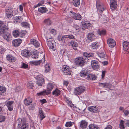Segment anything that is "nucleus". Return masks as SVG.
<instances>
[{"label":"nucleus","instance_id":"nucleus-40","mask_svg":"<svg viewBox=\"0 0 129 129\" xmlns=\"http://www.w3.org/2000/svg\"><path fill=\"white\" fill-rule=\"evenodd\" d=\"M60 91L58 89H56L54 91H53L52 93L53 95L58 96L60 94Z\"/></svg>","mask_w":129,"mask_h":129},{"label":"nucleus","instance_id":"nucleus-23","mask_svg":"<svg viewBox=\"0 0 129 129\" xmlns=\"http://www.w3.org/2000/svg\"><path fill=\"white\" fill-rule=\"evenodd\" d=\"M123 49L125 51H126L129 49V43L126 41L123 42Z\"/></svg>","mask_w":129,"mask_h":129},{"label":"nucleus","instance_id":"nucleus-13","mask_svg":"<svg viewBox=\"0 0 129 129\" xmlns=\"http://www.w3.org/2000/svg\"><path fill=\"white\" fill-rule=\"evenodd\" d=\"M90 73V72L89 70H84L81 71L80 73V75L81 76L85 77L86 79V77H88L89 74Z\"/></svg>","mask_w":129,"mask_h":129},{"label":"nucleus","instance_id":"nucleus-29","mask_svg":"<svg viewBox=\"0 0 129 129\" xmlns=\"http://www.w3.org/2000/svg\"><path fill=\"white\" fill-rule=\"evenodd\" d=\"M91 46L92 49L96 50L99 46V43L98 42H94L92 44Z\"/></svg>","mask_w":129,"mask_h":129},{"label":"nucleus","instance_id":"nucleus-58","mask_svg":"<svg viewBox=\"0 0 129 129\" xmlns=\"http://www.w3.org/2000/svg\"><path fill=\"white\" fill-rule=\"evenodd\" d=\"M50 33L54 34H56V30L54 29H50Z\"/></svg>","mask_w":129,"mask_h":129},{"label":"nucleus","instance_id":"nucleus-57","mask_svg":"<svg viewBox=\"0 0 129 129\" xmlns=\"http://www.w3.org/2000/svg\"><path fill=\"white\" fill-rule=\"evenodd\" d=\"M5 51V50L2 47H0V53L1 54L3 53Z\"/></svg>","mask_w":129,"mask_h":129},{"label":"nucleus","instance_id":"nucleus-6","mask_svg":"<svg viewBox=\"0 0 129 129\" xmlns=\"http://www.w3.org/2000/svg\"><path fill=\"white\" fill-rule=\"evenodd\" d=\"M85 89V88L82 86H80L75 88L74 90V93L75 95H79L83 92Z\"/></svg>","mask_w":129,"mask_h":129},{"label":"nucleus","instance_id":"nucleus-43","mask_svg":"<svg viewBox=\"0 0 129 129\" xmlns=\"http://www.w3.org/2000/svg\"><path fill=\"white\" fill-rule=\"evenodd\" d=\"M6 91V88L5 87L0 86V95L2 94Z\"/></svg>","mask_w":129,"mask_h":129},{"label":"nucleus","instance_id":"nucleus-8","mask_svg":"<svg viewBox=\"0 0 129 129\" xmlns=\"http://www.w3.org/2000/svg\"><path fill=\"white\" fill-rule=\"evenodd\" d=\"M70 15L75 20H80L81 19V16L80 14H78L71 11L70 12Z\"/></svg>","mask_w":129,"mask_h":129},{"label":"nucleus","instance_id":"nucleus-20","mask_svg":"<svg viewBox=\"0 0 129 129\" xmlns=\"http://www.w3.org/2000/svg\"><path fill=\"white\" fill-rule=\"evenodd\" d=\"M6 58L8 61L11 62H14L16 60V59L15 57L10 55H7L6 56Z\"/></svg>","mask_w":129,"mask_h":129},{"label":"nucleus","instance_id":"nucleus-28","mask_svg":"<svg viewBox=\"0 0 129 129\" xmlns=\"http://www.w3.org/2000/svg\"><path fill=\"white\" fill-rule=\"evenodd\" d=\"M54 86L53 84L52 83H48L47 85V92H50L51 91L53 88Z\"/></svg>","mask_w":129,"mask_h":129},{"label":"nucleus","instance_id":"nucleus-35","mask_svg":"<svg viewBox=\"0 0 129 129\" xmlns=\"http://www.w3.org/2000/svg\"><path fill=\"white\" fill-rule=\"evenodd\" d=\"M32 55V57L33 58L36 59L38 58V52L37 51H34Z\"/></svg>","mask_w":129,"mask_h":129},{"label":"nucleus","instance_id":"nucleus-16","mask_svg":"<svg viewBox=\"0 0 129 129\" xmlns=\"http://www.w3.org/2000/svg\"><path fill=\"white\" fill-rule=\"evenodd\" d=\"M79 123L80 127L82 129H84L87 127L88 123L85 120H82Z\"/></svg>","mask_w":129,"mask_h":129},{"label":"nucleus","instance_id":"nucleus-31","mask_svg":"<svg viewBox=\"0 0 129 129\" xmlns=\"http://www.w3.org/2000/svg\"><path fill=\"white\" fill-rule=\"evenodd\" d=\"M39 115L40 116V120H42L45 117L43 112L41 109H39Z\"/></svg>","mask_w":129,"mask_h":129},{"label":"nucleus","instance_id":"nucleus-12","mask_svg":"<svg viewBox=\"0 0 129 129\" xmlns=\"http://www.w3.org/2000/svg\"><path fill=\"white\" fill-rule=\"evenodd\" d=\"M107 42L109 46L111 48L114 47L116 45L115 41L112 39H108Z\"/></svg>","mask_w":129,"mask_h":129},{"label":"nucleus","instance_id":"nucleus-7","mask_svg":"<svg viewBox=\"0 0 129 129\" xmlns=\"http://www.w3.org/2000/svg\"><path fill=\"white\" fill-rule=\"evenodd\" d=\"M6 15L8 18H11L13 14V9L10 8L6 10Z\"/></svg>","mask_w":129,"mask_h":129},{"label":"nucleus","instance_id":"nucleus-49","mask_svg":"<svg viewBox=\"0 0 129 129\" xmlns=\"http://www.w3.org/2000/svg\"><path fill=\"white\" fill-rule=\"evenodd\" d=\"M45 72H48L50 70V67L48 64H46L45 66Z\"/></svg>","mask_w":129,"mask_h":129},{"label":"nucleus","instance_id":"nucleus-46","mask_svg":"<svg viewBox=\"0 0 129 129\" xmlns=\"http://www.w3.org/2000/svg\"><path fill=\"white\" fill-rule=\"evenodd\" d=\"M28 128L26 126V122L22 123V125L20 129H27Z\"/></svg>","mask_w":129,"mask_h":129},{"label":"nucleus","instance_id":"nucleus-41","mask_svg":"<svg viewBox=\"0 0 129 129\" xmlns=\"http://www.w3.org/2000/svg\"><path fill=\"white\" fill-rule=\"evenodd\" d=\"M19 33L18 30H15L13 32V35L14 37H18L19 36Z\"/></svg>","mask_w":129,"mask_h":129},{"label":"nucleus","instance_id":"nucleus-33","mask_svg":"<svg viewBox=\"0 0 129 129\" xmlns=\"http://www.w3.org/2000/svg\"><path fill=\"white\" fill-rule=\"evenodd\" d=\"M50 94V92H47L46 90H44L42 92H39L37 93L38 96H40L42 95H45L46 94L48 95Z\"/></svg>","mask_w":129,"mask_h":129},{"label":"nucleus","instance_id":"nucleus-21","mask_svg":"<svg viewBox=\"0 0 129 129\" xmlns=\"http://www.w3.org/2000/svg\"><path fill=\"white\" fill-rule=\"evenodd\" d=\"M82 24L83 26L82 28V29L85 30L86 29H88L91 26V24L89 23H86L83 21L82 22Z\"/></svg>","mask_w":129,"mask_h":129},{"label":"nucleus","instance_id":"nucleus-5","mask_svg":"<svg viewBox=\"0 0 129 129\" xmlns=\"http://www.w3.org/2000/svg\"><path fill=\"white\" fill-rule=\"evenodd\" d=\"M61 70L65 75H70L72 72L71 69L68 66L66 65L63 66Z\"/></svg>","mask_w":129,"mask_h":129},{"label":"nucleus","instance_id":"nucleus-24","mask_svg":"<svg viewBox=\"0 0 129 129\" xmlns=\"http://www.w3.org/2000/svg\"><path fill=\"white\" fill-rule=\"evenodd\" d=\"M97 77L94 74L89 73L88 77H86V79L88 80H95Z\"/></svg>","mask_w":129,"mask_h":129},{"label":"nucleus","instance_id":"nucleus-1","mask_svg":"<svg viewBox=\"0 0 129 129\" xmlns=\"http://www.w3.org/2000/svg\"><path fill=\"white\" fill-rule=\"evenodd\" d=\"M8 28L6 26L0 28V36L3 35V38L7 41H9L11 37V34L8 32Z\"/></svg>","mask_w":129,"mask_h":129},{"label":"nucleus","instance_id":"nucleus-60","mask_svg":"<svg viewBox=\"0 0 129 129\" xmlns=\"http://www.w3.org/2000/svg\"><path fill=\"white\" fill-rule=\"evenodd\" d=\"M26 33V31L25 30H22L19 33V34L22 35V36H24Z\"/></svg>","mask_w":129,"mask_h":129},{"label":"nucleus","instance_id":"nucleus-50","mask_svg":"<svg viewBox=\"0 0 129 129\" xmlns=\"http://www.w3.org/2000/svg\"><path fill=\"white\" fill-rule=\"evenodd\" d=\"M73 122H66L65 125L66 127H70L73 125Z\"/></svg>","mask_w":129,"mask_h":129},{"label":"nucleus","instance_id":"nucleus-39","mask_svg":"<svg viewBox=\"0 0 129 129\" xmlns=\"http://www.w3.org/2000/svg\"><path fill=\"white\" fill-rule=\"evenodd\" d=\"M37 81H41L42 80H44L43 76L42 75H38L35 77Z\"/></svg>","mask_w":129,"mask_h":129},{"label":"nucleus","instance_id":"nucleus-25","mask_svg":"<svg viewBox=\"0 0 129 129\" xmlns=\"http://www.w3.org/2000/svg\"><path fill=\"white\" fill-rule=\"evenodd\" d=\"M78 45L77 43L75 41H71L70 42V46L73 47V48L75 50L77 49L76 47Z\"/></svg>","mask_w":129,"mask_h":129},{"label":"nucleus","instance_id":"nucleus-55","mask_svg":"<svg viewBox=\"0 0 129 129\" xmlns=\"http://www.w3.org/2000/svg\"><path fill=\"white\" fill-rule=\"evenodd\" d=\"M66 38H68L70 39H74V36L72 35H65Z\"/></svg>","mask_w":129,"mask_h":129},{"label":"nucleus","instance_id":"nucleus-32","mask_svg":"<svg viewBox=\"0 0 129 129\" xmlns=\"http://www.w3.org/2000/svg\"><path fill=\"white\" fill-rule=\"evenodd\" d=\"M83 55L84 56L88 58L92 57L94 56V54L92 53L84 52L83 54Z\"/></svg>","mask_w":129,"mask_h":129},{"label":"nucleus","instance_id":"nucleus-10","mask_svg":"<svg viewBox=\"0 0 129 129\" xmlns=\"http://www.w3.org/2000/svg\"><path fill=\"white\" fill-rule=\"evenodd\" d=\"M110 7L112 9H116L117 7V0H111L110 3Z\"/></svg>","mask_w":129,"mask_h":129},{"label":"nucleus","instance_id":"nucleus-51","mask_svg":"<svg viewBox=\"0 0 129 129\" xmlns=\"http://www.w3.org/2000/svg\"><path fill=\"white\" fill-rule=\"evenodd\" d=\"M44 22L46 24L48 25H50L51 23V20L49 19L45 20L44 21Z\"/></svg>","mask_w":129,"mask_h":129},{"label":"nucleus","instance_id":"nucleus-63","mask_svg":"<svg viewBox=\"0 0 129 129\" xmlns=\"http://www.w3.org/2000/svg\"><path fill=\"white\" fill-rule=\"evenodd\" d=\"M66 101L67 103L68 104H69L71 103V101L69 100V99H68L67 98L66 99Z\"/></svg>","mask_w":129,"mask_h":129},{"label":"nucleus","instance_id":"nucleus-45","mask_svg":"<svg viewBox=\"0 0 129 129\" xmlns=\"http://www.w3.org/2000/svg\"><path fill=\"white\" fill-rule=\"evenodd\" d=\"M44 3V0H42L40 2H39L37 4L35 5L34 6V8H36L37 7H38L41 6Z\"/></svg>","mask_w":129,"mask_h":129},{"label":"nucleus","instance_id":"nucleus-15","mask_svg":"<svg viewBox=\"0 0 129 129\" xmlns=\"http://www.w3.org/2000/svg\"><path fill=\"white\" fill-rule=\"evenodd\" d=\"M88 109L90 111L94 113L98 112L100 111L99 108L96 106H90L88 108Z\"/></svg>","mask_w":129,"mask_h":129},{"label":"nucleus","instance_id":"nucleus-47","mask_svg":"<svg viewBox=\"0 0 129 129\" xmlns=\"http://www.w3.org/2000/svg\"><path fill=\"white\" fill-rule=\"evenodd\" d=\"M22 26L25 27H29V24L27 22H23L21 23Z\"/></svg>","mask_w":129,"mask_h":129},{"label":"nucleus","instance_id":"nucleus-17","mask_svg":"<svg viewBox=\"0 0 129 129\" xmlns=\"http://www.w3.org/2000/svg\"><path fill=\"white\" fill-rule=\"evenodd\" d=\"M91 65L92 68L94 70L98 69L99 68L98 62L95 60H92L91 61Z\"/></svg>","mask_w":129,"mask_h":129},{"label":"nucleus","instance_id":"nucleus-11","mask_svg":"<svg viewBox=\"0 0 129 129\" xmlns=\"http://www.w3.org/2000/svg\"><path fill=\"white\" fill-rule=\"evenodd\" d=\"M87 37L88 40L90 42L94 40L96 38V37L93 33H88L87 35Z\"/></svg>","mask_w":129,"mask_h":129},{"label":"nucleus","instance_id":"nucleus-44","mask_svg":"<svg viewBox=\"0 0 129 129\" xmlns=\"http://www.w3.org/2000/svg\"><path fill=\"white\" fill-rule=\"evenodd\" d=\"M45 82L44 80H42L41 81H37L36 84L38 86H41Z\"/></svg>","mask_w":129,"mask_h":129},{"label":"nucleus","instance_id":"nucleus-52","mask_svg":"<svg viewBox=\"0 0 129 129\" xmlns=\"http://www.w3.org/2000/svg\"><path fill=\"white\" fill-rule=\"evenodd\" d=\"M98 34L101 35H105L106 34V30H102L99 32Z\"/></svg>","mask_w":129,"mask_h":129},{"label":"nucleus","instance_id":"nucleus-4","mask_svg":"<svg viewBox=\"0 0 129 129\" xmlns=\"http://www.w3.org/2000/svg\"><path fill=\"white\" fill-rule=\"evenodd\" d=\"M96 6L98 12L100 13L103 12L104 10L106 9L100 0H97L96 3Z\"/></svg>","mask_w":129,"mask_h":129},{"label":"nucleus","instance_id":"nucleus-53","mask_svg":"<svg viewBox=\"0 0 129 129\" xmlns=\"http://www.w3.org/2000/svg\"><path fill=\"white\" fill-rule=\"evenodd\" d=\"M6 117L5 116L0 115V122L4 121Z\"/></svg>","mask_w":129,"mask_h":129},{"label":"nucleus","instance_id":"nucleus-54","mask_svg":"<svg viewBox=\"0 0 129 129\" xmlns=\"http://www.w3.org/2000/svg\"><path fill=\"white\" fill-rule=\"evenodd\" d=\"M74 28L77 31L79 32L81 28L79 26L77 25H75L74 27Z\"/></svg>","mask_w":129,"mask_h":129},{"label":"nucleus","instance_id":"nucleus-14","mask_svg":"<svg viewBox=\"0 0 129 129\" xmlns=\"http://www.w3.org/2000/svg\"><path fill=\"white\" fill-rule=\"evenodd\" d=\"M99 85L103 88H110L111 86V85L110 83H99Z\"/></svg>","mask_w":129,"mask_h":129},{"label":"nucleus","instance_id":"nucleus-3","mask_svg":"<svg viewBox=\"0 0 129 129\" xmlns=\"http://www.w3.org/2000/svg\"><path fill=\"white\" fill-rule=\"evenodd\" d=\"M85 58L82 57H79L76 58L75 60V63L76 65L78 66L82 67L85 64Z\"/></svg>","mask_w":129,"mask_h":129},{"label":"nucleus","instance_id":"nucleus-2","mask_svg":"<svg viewBox=\"0 0 129 129\" xmlns=\"http://www.w3.org/2000/svg\"><path fill=\"white\" fill-rule=\"evenodd\" d=\"M47 44L51 51L55 50L56 49L55 43L52 39L49 38L47 40Z\"/></svg>","mask_w":129,"mask_h":129},{"label":"nucleus","instance_id":"nucleus-34","mask_svg":"<svg viewBox=\"0 0 129 129\" xmlns=\"http://www.w3.org/2000/svg\"><path fill=\"white\" fill-rule=\"evenodd\" d=\"M32 100L28 98L25 99L24 101V103L26 105H29L32 103Z\"/></svg>","mask_w":129,"mask_h":129},{"label":"nucleus","instance_id":"nucleus-18","mask_svg":"<svg viewBox=\"0 0 129 129\" xmlns=\"http://www.w3.org/2000/svg\"><path fill=\"white\" fill-rule=\"evenodd\" d=\"M22 40L20 39H17L12 41L13 45L14 46H17L19 45L21 43Z\"/></svg>","mask_w":129,"mask_h":129},{"label":"nucleus","instance_id":"nucleus-56","mask_svg":"<svg viewBox=\"0 0 129 129\" xmlns=\"http://www.w3.org/2000/svg\"><path fill=\"white\" fill-rule=\"evenodd\" d=\"M27 86L30 89H32L34 87V85L32 83H28L27 84Z\"/></svg>","mask_w":129,"mask_h":129},{"label":"nucleus","instance_id":"nucleus-37","mask_svg":"<svg viewBox=\"0 0 129 129\" xmlns=\"http://www.w3.org/2000/svg\"><path fill=\"white\" fill-rule=\"evenodd\" d=\"M98 56L100 58L104 59H105L107 58V56L104 53H98Z\"/></svg>","mask_w":129,"mask_h":129},{"label":"nucleus","instance_id":"nucleus-59","mask_svg":"<svg viewBox=\"0 0 129 129\" xmlns=\"http://www.w3.org/2000/svg\"><path fill=\"white\" fill-rule=\"evenodd\" d=\"M123 112L126 116H128L129 114V111L127 110L123 111Z\"/></svg>","mask_w":129,"mask_h":129},{"label":"nucleus","instance_id":"nucleus-38","mask_svg":"<svg viewBox=\"0 0 129 129\" xmlns=\"http://www.w3.org/2000/svg\"><path fill=\"white\" fill-rule=\"evenodd\" d=\"M90 129H99V128L96 125L94 124H90L89 126Z\"/></svg>","mask_w":129,"mask_h":129},{"label":"nucleus","instance_id":"nucleus-48","mask_svg":"<svg viewBox=\"0 0 129 129\" xmlns=\"http://www.w3.org/2000/svg\"><path fill=\"white\" fill-rule=\"evenodd\" d=\"M124 121L122 120H121L119 124L120 127L121 129H124L125 127L123 125Z\"/></svg>","mask_w":129,"mask_h":129},{"label":"nucleus","instance_id":"nucleus-26","mask_svg":"<svg viewBox=\"0 0 129 129\" xmlns=\"http://www.w3.org/2000/svg\"><path fill=\"white\" fill-rule=\"evenodd\" d=\"M21 54L25 57H28L29 56L30 53L28 50H25L22 51Z\"/></svg>","mask_w":129,"mask_h":129},{"label":"nucleus","instance_id":"nucleus-61","mask_svg":"<svg viewBox=\"0 0 129 129\" xmlns=\"http://www.w3.org/2000/svg\"><path fill=\"white\" fill-rule=\"evenodd\" d=\"M106 72V71H103L102 72V78H103L104 77L105 75Z\"/></svg>","mask_w":129,"mask_h":129},{"label":"nucleus","instance_id":"nucleus-22","mask_svg":"<svg viewBox=\"0 0 129 129\" xmlns=\"http://www.w3.org/2000/svg\"><path fill=\"white\" fill-rule=\"evenodd\" d=\"M30 43L33 44L36 47H39L40 44L39 42L35 39H32L30 40Z\"/></svg>","mask_w":129,"mask_h":129},{"label":"nucleus","instance_id":"nucleus-9","mask_svg":"<svg viewBox=\"0 0 129 129\" xmlns=\"http://www.w3.org/2000/svg\"><path fill=\"white\" fill-rule=\"evenodd\" d=\"M14 102L12 101H10L5 102V104L7 107L8 109L10 111H12L13 109V104Z\"/></svg>","mask_w":129,"mask_h":129},{"label":"nucleus","instance_id":"nucleus-62","mask_svg":"<svg viewBox=\"0 0 129 129\" xmlns=\"http://www.w3.org/2000/svg\"><path fill=\"white\" fill-rule=\"evenodd\" d=\"M28 67V66L27 64L24 63H23L22 67L24 68H26Z\"/></svg>","mask_w":129,"mask_h":129},{"label":"nucleus","instance_id":"nucleus-42","mask_svg":"<svg viewBox=\"0 0 129 129\" xmlns=\"http://www.w3.org/2000/svg\"><path fill=\"white\" fill-rule=\"evenodd\" d=\"M14 19L16 21V22H19L22 21L23 19L22 17L20 16H16L14 18Z\"/></svg>","mask_w":129,"mask_h":129},{"label":"nucleus","instance_id":"nucleus-30","mask_svg":"<svg viewBox=\"0 0 129 129\" xmlns=\"http://www.w3.org/2000/svg\"><path fill=\"white\" fill-rule=\"evenodd\" d=\"M38 11L40 12L43 13L46 12L47 11V10L46 7H42L38 9Z\"/></svg>","mask_w":129,"mask_h":129},{"label":"nucleus","instance_id":"nucleus-36","mask_svg":"<svg viewBox=\"0 0 129 129\" xmlns=\"http://www.w3.org/2000/svg\"><path fill=\"white\" fill-rule=\"evenodd\" d=\"M73 4L76 7H77L80 4V0H72Z\"/></svg>","mask_w":129,"mask_h":129},{"label":"nucleus","instance_id":"nucleus-27","mask_svg":"<svg viewBox=\"0 0 129 129\" xmlns=\"http://www.w3.org/2000/svg\"><path fill=\"white\" fill-rule=\"evenodd\" d=\"M42 61V60L38 61H32L30 62V63L31 65H35L37 66L40 65Z\"/></svg>","mask_w":129,"mask_h":129},{"label":"nucleus","instance_id":"nucleus-19","mask_svg":"<svg viewBox=\"0 0 129 129\" xmlns=\"http://www.w3.org/2000/svg\"><path fill=\"white\" fill-rule=\"evenodd\" d=\"M58 40L61 42L63 44H64L66 42V37L65 35L61 36L59 35L57 38Z\"/></svg>","mask_w":129,"mask_h":129},{"label":"nucleus","instance_id":"nucleus-64","mask_svg":"<svg viewBox=\"0 0 129 129\" xmlns=\"http://www.w3.org/2000/svg\"><path fill=\"white\" fill-rule=\"evenodd\" d=\"M112 126H111L108 125L104 129H112Z\"/></svg>","mask_w":129,"mask_h":129}]
</instances>
